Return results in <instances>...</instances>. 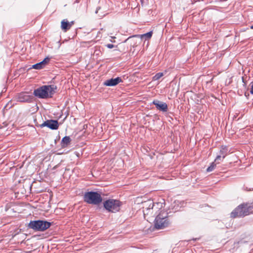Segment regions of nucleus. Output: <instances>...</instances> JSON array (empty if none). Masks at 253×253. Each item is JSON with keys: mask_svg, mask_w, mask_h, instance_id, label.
I'll use <instances>...</instances> for the list:
<instances>
[{"mask_svg": "<svg viewBox=\"0 0 253 253\" xmlns=\"http://www.w3.org/2000/svg\"><path fill=\"white\" fill-rule=\"evenodd\" d=\"M57 86L55 85H43L35 89L34 94L40 98H51L55 92Z\"/></svg>", "mask_w": 253, "mask_h": 253, "instance_id": "f257e3e1", "label": "nucleus"}, {"mask_svg": "<svg viewBox=\"0 0 253 253\" xmlns=\"http://www.w3.org/2000/svg\"><path fill=\"white\" fill-rule=\"evenodd\" d=\"M84 200L87 204L97 205L102 202V198L98 192L90 191L84 194Z\"/></svg>", "mask_w": 253, "mask_h": 253, "instance_id": "f03ea898", "label": "nucleus"}, {"mask_svg": "<svg viewBox=\"0 0 253 253\" xmlns=\"http://www.w3.org/2000/svg\"><path fill=\"white\" fill-rule=\"evenodd\" d=\"M51 223L50 222L44 220H33L31 221L28 225V227L36 231H44L49 228Z\"/></svg>", "mask_w": 253, "mask_h": 253, "instance_id": "7ed1b4c3", "label": "nucleus"}, {"mask_svg": "<svg viewBox=\"0 0 253 253\" xmlns=\"http://www.w3.org/2000/svg\"><path fill=\"white\" fill-rule=\"evenodd\" d=\"M121 202L117 200L108 199L103 203L104 208L109 212H116L120 210Z\"/></svg>", "mask_w": 253, "mask_h": 253, "instance_id": "20e7f679", "label": "nucleus"}, {"mask_svg": "<svg viewBox=\"0 0 253 253\" xmlns=\"http://www.w3.org/2000/svg\"><path fill=\"white\" fill-rule=\"evenodd\" d=\"M165 212L158 214L155 218L154 221V226L157 229H162L169 226V221L167 216L163 214Z\"/></svg>", "mask_w": 253, "mask_h": 253, "instance_id": "39448f33", "label": "nucleus"}, {"mask_svg": "<svg viewBox=\"0 0 253 253\" xmlns=\"http://www.w3.org/2000/svg\"><path fill=\"white\" fill-rule=\"evenodd\" d=\"M249 213L250 210L247 204H242L231 213V217L233 218L243 217L249 214Z\"/></svg>", "mask_w": 253, "mask_h": 253, "instance_id": "423d86ee", "label": "nucleus"}, {"mask_svg": "<svg viewBox=\"0 0 253 253\" xmlns=\"http://www.w3.org/2000/svg\"><path fill=\"white\" fill-rule=\"evenodd\" d=\"M33 96L28 92H22L19 93L17 97V100L21 102H31L33 99Z\"/></svg>", "mask_w": 253, "mask_h": 253, "instance_id": "0eeeda50", "label": "nucleus"}, {"mask_svg": "<svg viewBox=\"0 0 253 253\" xmlns=\"http://www.w3.org/2000/svg\"><path fill=\"white\" fill-rule=\"evenodd\" d=\"M41 127L46 126L51 129H57L59 126L58 122L57 120H48L44 122L40 125Z\"/></svg>", "mask_w": 253, "mask_h": 253, "instance_id": "6e6552de", "label": "nucleus"}, {"mask_svg": "<svg viewBox=\"0 0 253 253\" xmlns=\"http://www.w3.org/2000/svg\"><path fill=\"white\" fill-rule=\"evenodd\" d=\"M152 103L155 105L156 108L160 111L166 112L168 111V105L165 102L160 101L158 100H154Z\"/></svg>", "mask_w": 253, "mask_h": 253, "instance_id": "1a4fd4ad", "label": "nucleus"}, {"mask_svg": "<svg viewBox=\"0 0 253 253\" xmlns=\"http://www.w3.org/2000/svg\"><path fill=\"white\" fill-rule=\"evenodd\" d=\"M144 205V206L143 207L144 214L145 215L152 213L151 211L154 210V208L155 207L154 203L152 201H149L145 202Z\"/></svg>", "mask_w": 253, "mask_h": 253, "instance_id": "9d476101", "label": "nucleus"}, {"mask_svg": "<svg viewBox=\"0 0 253 253\" xmlns=\"http://www.w3.org/2000/svg\"><path fill=\"white\" fill-rule=\"evenodd\" d=\"M122 82V80L120 77H117L115 79H110L105 81L103 83L104 85L108 86H113L116 85L119 83Z\"/></svg>", "mask_w": 253, "mask_h": 253, "instance_id": "9b49d317", "label": "nucleus"}, {"mask_svg": "<svg viewBox=\"0 0 253 253\" xmlns=\"http://www.w3.org/2000/svg\"><path fill=\"white\" fill-rule=\"evenodd\" d=\"M71 141V139L70 136H66L64 137L61 142V145L62 148L67 147L70 144Z\"/></svg>", "mask_w": 253, "mask_h": 253, "instance_id": "f8f14e48", "label": "nucleus"}, {"mask_svg": "<svg viewBox=\"0 0 253 253\" xmlns=\"http://www.w3.org/2000/svg\"><path fill=\"white\" fill-rule=\"evenodd\" d=\"M152 31H150L142 35H136L134 36V37H139L142 40L144 39L145 40H147L151 39L152 36Z\"/></svg>", "mask_w": 253, "mask_h": 253, "instance_id": "ddd939ff", "label": "nucleus"}, {"mask_svg": "<svg viewBox=\"0 0 253 253\" xmlns=\"http://www.w3.org/2000/svg\"><path fill=\"white\" fill-rule=\"evenodd\" d=\"M71 27V24H69V22L66 19H64L61 22V28L66 32Z\"/></svg>", "mask_w": 253, "mask_h": 253, "instance_id": "4468645a", "label": "nucleus"}, {"mask_svg": "<svg viewBox=\"0 0 253 253\" xmlns=\"http://www.w3.org/2000/svg\"><path fill=\"white\" fill-rule=\"evenodd\" d=\"M228 153V148L227 146L222 145L221 146L219 153V155L222 156V159H224Z\"/></svg>", "mask_w": 253, "mask_h": 253, "instance_id": "2eb2a0df", "label": "nucleus"}, {"mask_svg": "<svg viewBox=\"0 0 253 253\" xmlns=\"http://www.w3.org/2000/svg\"><path fill=\"white\" fill-rule=\"evenodd\" d=\"M43 67L44 66L42 65V63H41V62L37 64H35L32 66V68L33 69L38 70L42 69Z\"/></svg>", "mask_w": 253, "mask_h": 253, "instance_id": "dca6fc26", "label": "nucleus"}, {"mask_svg": "<svg viewBox=\"0 0 253 253\" xmlns=\"http://www.w3.org/2000/svg\"><path fill=\"white\" fill-rule=\"evenodd\" d=\"M215 167H216V164H215L214 162L211 163L210 166H209L207 169V172L212 171L215 169Z\"/></svg>", "mask_w": 253, "mask_h": 253, "instance_id": "f3484780", "label": "nucleus"}, {"mask_svg": "<svg viewBox=\"0 0 253 253\" xmlns=\"http://www.w3.org/2000/svg\"><path fill=\"white\" fill-rule=\"evenodd\" d=\"M224 159H222V156L221 155L218 154L214 160V163L216 164H219Z\"/></svg>", "mask_w": 253, "mask_h": 253, "instance_id": "a211bd4d", "label": "nucleus"}, {"mask_svg": "<svg viewBox=\"0 0 253 253\" xmlns=\"http://www.w3.org/2000/svg\"><path fill=\"white\" fill-rule=\"evenodd\" d=\"M163 76V74L162 73H158L156 74L154 77H153V80L156 81L160 79L162 76Z\"/></svg>", "mask_w": 253, "mask_h": 253, "instance_id": "6ab92c4d", "label": "nucleus"}, {"mask_svg": "<svg viewBox=\"0 0 253 253\" xmlns=\"http://www.w3.org/2000/svg\"><path fill=\"white\" fill-rule=\"evenodd\" d=\"M49 58L48 57H46L43 60L41 61V63H42V65L44 67L46 63H47L49 61Z\"/></svg>", "mask_w": 253, "mask_h": 253, "instance_id": "aec40b11", "label": "nucleus"}, {"mask_svg": "<svg viewBox=\"0 0 253 253\" xmlns=\"http://www.w3.org/2000/svg\"><path fill=\"white\" fill-rule=\"evenodd\" d=\"M108 48H112L114 47V45L113 44L109 43L106 45Z\"/></svg>", "mask_w": 253, "mask_h": 253, "instance_id": "412c9836", "label": "nucleus"}, {"mask_svg": "<svg viewBox=\"0 0 253 253\" xmlns=\"http://www.w3.org/2000/svg\"><path fill=\"white\" fill-rule=\"evenodd\" d=\"M73 24H74V22H73V21H72V22H71L69 23V24H71V26H72V25H73Z\"/></svg>", "mask_w": 253, "mask_h": 253, "instance_id": "4be33fe9", "label": "nucleus"}, {"mask_svg": "<svg viewBox=\"0 0 253 253\" xmlns=\"http://www.w3.org/2000/svg\"><path fill=\"white\" fill-rule=\"evenodd\" d=\"M251 29H253V24L251 26Z\"/></svg>", "mask_w": 253, "mask_h": 253, "instance_id": "5701e85b", "label": "nucleus"}, {"mask_svg": "<svg viewBox=\"0 0 253 253\" xmlns=\"http://www.w3.org/2000/svg\"><path fill=\"white\" fill-rule=\"evenodd\" d=\"M76 2H79V0H76Z\"/></svg>", "mask_w": 253, "mask_h": 253, "instance_id": "b1692460", "label": "nucleus"}, {"mask_svg": "<svg viewBox=\"0 0 253 253\" xmlns=\"http://www.w3.org/2000/svg\"><path fill=\"white\" fill-rule=\"evenodd\" d=\"M248 191H251V189H250L249 190H247Z\"/></svg>", "mask_w": 253, "mask_h": 253, "instance_id": "393cba45", "label": "nucleus"}, {"mask_svg": "<svg viewBox=\"0 0 253 253\" xmlns=\"http://www.w3.org/2000/svg\"><path fill=\"white\" fill-rule=\"evenodd\" d=\"M242 80H243V82H244V79H243V78H242Z\"/></svg>", "mask_w": 253, "mask_h": 253, "instance_id": "a878e982", "label": "nucleus"}]
</instances>
